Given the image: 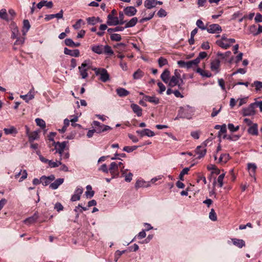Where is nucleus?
Segmentation results:
<instances>
[{
    "label": "nucleus",
    "instance_id": "obj_1",
    "mask_svg": "<svg viewBox=\"0 0 262 262\" xmlns=\"http://www.w3.org/2000/svg\"><path fill=\"white\" fill-rule=\"evenodd\" d=\"M92 51L97 54H104L107 56H111L114 54L112 48L108 46L102 45H94L91 46Z\"/></svg>",
    "mask_w": 262,
    "mask_h": 262
},
{
    "label": "nucleus",
    "instance_id": "obj_2",
    "mask_svg": "<svg viewBox=\"0 0 262 262\" xmlns=\"http://www.w3.org/2000/svg\"><path fill=\"white\" fill-rule=\"evenodd\" d=\"M93 70L97 76H100V79L102 81L105 82L109 80L110 75L105 69L95 68Z\"/></svg>",
    "mask_w": 262,
    "mask_h": 262
},
{
    "label": "nucleus",
    "instance_id": "obj_3",
    "mask_svg": "<svg viewBox=\"0 0 262 262\" xmlns=\"http://www.w3.org/2000/svg\"><path fill=\"white\" fill-rule=\"evenodd\" d=\"M123 163L121 162L117 163L116 162H112L110 165L109 171L112 176V179L118 177L119 175L118 165H121Z\"/></svg>",
    "mask_w": 262,
    "mask_h": 262
},
{
    "label": "nucleus",
    "instance_id": "obj_4",
    "mask_svg": "<svg viewBox=\"0 0 262 262\" xmlns=\"http://www.w3.org/2000/svg\"><path fill=\"white\" fill-rule=\"evenodd\" d=\"M93 124L95 126L96 133L98 134L112 129L110 126L101 124L97 121H93Z\"/></svg>",
    "mask_w": 262,
    "mask_h": 262
},
{
    "label": "nucleus",
    "instance_id": "obj_5",
    "mask_svg": "<svg viewBox=\"0 0 262 262\" xmlns=\"http://www.w3.org/2000/svg\"><path fill=\"white\" fill-rule=\"evenodd\" d=\"M235 42V40L233 38H227L224 40H216V44L223 49H227L229 48L232 44Z\"/></svg>",
    "mask_w": 262,
    "mask_h": 262
},
{
    "label": "nucleus",
    "instance_id": "obj_6",
    "mask_svg": "<svg viewBox=\"0 0 262 262\" xmlns=\"http://www.w3.org/2000/svg\"><path fill=\"white\" fill-rule=\"evenodd\" d=\"M256 103H252L250 104L247 107L243 108L242 113L244 116H253L255 114V108Z\"/></svg>",
    "mask_w": 262,
    "mask_h": 262
},
{
    "label": "nucleus",
    "instance_id": "obj_7",
    "mask_svg": "<svg viewBox=\"0 0 262 262\" xmlns=\"http://www.w3.org/2000/svg\"><path fill=\"white\" fill-rule=\"evenodd\" d=\"M207 141H205L200 146H197L195 150V153L199 155L198 159H201L205 156L206 154V146Z\"/></svg>",
    "mask_w": 262,
    "mask_h": 262
},
{
    "label": "nucleus",
    "instance_id": "obj_8",
    "mask_svg": "<svg viewBox=\"0 0 262 262\" xmlns=\"http://www.w3.org/2000/svg\"><path fill=\"white\" fill-rule=\"evenodd\" d=\"M222 31V27L217 24H213L209 25L207 27V31L209 33L211 34H219Z\"/></svg>",
    "mask_w": 262,
    "mask_h": 262
},
{
    "label": "nucleus",
    "instance_id": "obj_9",
    "mask_svg": "<svg viewBox=\"0 0 262 262\" xmlns=\"http://www.w3.org/2000/svg\"><path fill=\"white\" fill-rule=\"evenodd\" d=\"M66 142L65 141L62 142H56L54 141L53 143V145L55 146V149H56V152H58L60 155V157H61L63 154V152L66 146Z\"/></svg>",
    "mask_w": 262,
    "mask_h": 262
},
{
    "label": "nucleus",
    "instance_id": "obj_10",
    "mask_svg": "<svg viewBox=\"0 0 262 262\" xmlns=\"http://www.w3.org/2000/svg\"><path fill=\"white\" fill-rule=\"evenodd\" d=\"M83 189L81 187H77L76 190H75L74 194L72 195L71 200L72 202H75L79 200L80 199V196L81 194L83 193Z\"/></svg>",
    "mask_w": 262,
    "mask_h": 262
},
{
    "label": "nucleus",
    "instance_id": "obj_11",
    "mask_svg": "<svg viewBox=\"0 0 262 262\" xmlns=\"http://www.w3.org/2000/svg\"><path fill=\"white\" fill-rule=\"evenodd\" d=\"M180 78V75L177 74V70H175L174 75L172 76L169 80V86L173 87L178 84L179 79Z\"/></svg>",
    "mask_w": 262,
    "mask_h": 262
},
{
    "label": "nucleus",
    "instance_id": "obj_12",
    "mask_svg": "<svg viewBox=\"0 0 262 262\" xmlns=\"http://www.w3.org/2000/svg\"><path fill=\"white\" fill-rule=\"evenodd\" d=\"M107 24L109 26H116L119 24L118 18L113 16L112 14L107 15Z\"/></svg>",
    "mask_w": 262,
    "mask_h": 262
},
{
    "label": "nucleus",
    "instance_id": "obj_13",
    "mask_svg": "<svg viewBox=\"0 0 262 262\" xmlns=\"http://www.w3.org/2000/svg\"><path fill=\"white\" fill-rule=\"evenodd\" d=\"M136 133L140 135L141 137L145 136L148 137H153L155 136V133L149 129L146 128L141 130H137Z\"/></svg>",
    "mask_w": 262,
    "mask_h": 262
},
{
    "label": "nucleus",
    "instance_id": "obj_14",
    "mask_svg": "<svg viewBox=\"0 0 262 262\" xmlns=\"http://www.w3.org/2000/svg\"><path fill=\"white\" fill-rule=\"evenodd\" d=\"M137 11V9L133 6L127 7L124 9L125 14L130 17L135 15Z\"/></svg>",
    "mask_w": 262,
    "mask_h": 262
},
{
    "label": "nucleus",
    "instance_id": "obj_15",
    "mask_svg": "<svg viewBox=\"0 0 262 262\" xmlns=\"http://www.w3.org/2000/svg\"><path fill=\"white\" fill-rule=\"evenodd\" d=\"M34 89L32 88L27 94L21 95L20 97L25 100L26 102H28L29 100L34 98Z\"/></svg>",
    "mask_w": 262,
    "mask_h": 262
},
{
    "label": "nucleus",
    "instance_id": "obj_16",
    "mask_svg": "<svg viewBox=\"0 0 262 262\" xmlns=\"http://www.w3.org/2000/svg\"><path fill=\"white\" fill-rule=\"evenodd\" d=\"M64 53L66 55H69L71 56L78 57L79 55L80 52L78 49L70 50L67 48H64Z\"/></svg>",
    "mask_w": 262,
    "mask_h": 262
},
{
    "label": "nucleus",
    "instance_id": "obj_17",
    "mask_svg": "<svg viewBox=\"0 0 262 262\" xmlns=\"http://www.w3.org/2000/svg\"><path fill=\"white\" fill-rule=\"evenodd\" d=\"M248 133L251 135L257 136L258 134L257 124L253 123L251 125L248 129Z\"/></svg>",
    "mask_w": 262,
    "mask_h": 262
},
{
    "label": "nucleus",
    "instance_id": "obj_18",
    "mask_svg": "<svg viewBox=\"0 0 262 262\" xmlns=\"http://www.w3.org/2000/svg\"><path fill=\"white\" fill-rule=\"evenodd\" d=\"M200 59L197 57L195 59L189 61L187 62H183L181 61H179L178 63L180 64L183 63L182 66H197L198 63L200 62Z\"/></svg>",
    "mask_w": 262,
    "mask_h": 262
},
{
    "label": "nucleus",
    "instance_id": "obj_19",
    "mask_svg": "<svg viewBox=\"0 0 262 262\" xmlns=\"http://www.w3.org/2000/svg\"><path fill=\"white\" fill-rule=\"evenodd\" d=\"M64 182V179L59 178L56 179L54 182L51 183L49 187L52 189H56L58 188L59 186L62 184Z\"/></svg>",
    "mask_w": 262,
    "mask_h": 262
},
{
    "label": "nucleus",
    "instance_id": "obj_20",
    "mask_svg": "<svg viewBox=\"0 0 262 262\" xmlns=\"http://www.w3.org/2000/svg\"><path fill=\"white\" fill-rule=\"evenodd\" d=\"M31 27L30 23L28 19H24L23 21V26L22 29V33L25 36Z\"/></svg>",
    "mask_w": 262,
    "mask_h": 262
},
{
    "label": "nucleus",
    "instance_id": "obj_21",
    "mask_svg": "<svg viewBox=\"0 0 262 262\" xmlns=\"http://www.w3.org/2000/svg\"><path fill=\"white\" fill-rule=\"evenodd\" d=\"M133 112L137 114L138 117H140L142 115V108L136 104H132L130 105Z\"/></svg>",
    "mask_w": 262,
    "mask_h": 262
},
{
    "label": "nucleus",
    "instance_id": "obj_22",
    "mask_svg": "<svg viewBox=\"0 0 262 262\" xmlns=\"http://www.w3.org/2000/svg\"><path fill=\"white\" fill-rule=\"evenodd\" d=\"M233 244L238 247L239 248H242V247L245 246V242L243 239H237V238H232L231 239Z\"/></svg>",
    "mask_w": 262,
    "mask_h": 262
},
{
    "label": "nucleus",
    "instance_id": "obj_23",
    "mask_svg": "<svg viewBox=\"0 0 262 262\" xmlns=\"http://www.w3.org/2000/svg\"><path fill=\"white\" fill-rule=\"evenodd\" d=\"M11 30H12V38H15L18 37L19 34V30L15 24H13L11 25Z\"/></svg>",
    "mask_w": 262,
    "mask_h": 262
},
{
    "label": "nucleus",
    "instance_id": "obj_24",
    "mask_svg": "<svg viewBox=\"0 0 262 262\" xmlns=\"http://www.w3.org/2000/svg\"><path fill=\"white\" fill-rule=\"evenodd\" d=\"M144 98L145 101L152 103L155 104H158L159 103V99L155 96H145Z\"/></svg>",
    "mask_w": 262,
    "mask_h": 262
},
{
    "label": "nucleus",
    "instance_id": "obj_25",
    "mask_svg": "<svg viewBox=\"0 0 262 262\" xmlns=\"http://www.w3.org/2000/svg\"><path fill=\"white\" fill-rule=\"evenodd\" d=\"M138 22V18L136 17H133L128 21H126L125 28H131L134 27Z\"/></svg>",
    "mask_w": 262,
    "mask_h": 262
},
{
    "label": "nucleus",
    "instance_id": "obj_26",
    "mask_svg": "<svg viewBox=\"0 0 262 262\" xmlns=\"http://www.w3.org/2000/svg\"><path fill=\"white\" fill-rule=\"evenodd\" d=\"M144 6L148 9L154 8L156 6V0H146L144 2Z\"/></svg>",
    "mask_w": 262,
    "mask_h": 262
},
{
    "label": "nucleus",
    "instance_id": "obj_27",
    "mask_svg": "<svg viewBox=\"0 0 262 262\" xmlns=\"http://www.w3.org/2000/svg\"><path fill=\"white\" fill-rule=\"evenodd\" d=\"M257 166L254 163H248V169L249 171L250 175L251 177L254 176Z\"/></svg>",
    "mask_w": 262,
    "mask_h": 262
},
{
    "label": "nucleus",
    "instance_id": "obj_28",
    "mask_svg": "<svg viewBox=\"0 0 262 262\" xmlns=\"http://www.w3.org/2000/svg\"><path fill=\"white\" fill-rule=\"evenodd\" d=\"M117 95L120 97H125L129 95V92L124 88H120L116 90Z\"/></svg>",
    "mask_w": 262,
    "mask_h": 262
},
{
    "label": "nucleus",
    "instance_id": "obj_29",
    "mask_svg": "<svg viewBox=\"0 0 262 262\" xmlns=\"http://www.w3.org/2000/svg\"><path fill=\"white\" fill-rule=\"evenodd\" d=\"M38 219V215L35 213L33 216H30L25 220H24V222L28 225H30L32 223H35Z\"/></svg>",
    "mask_w": 262,
    "mask_h": 262
},
{
    "label": "nucleus",
    "instance_id": "obj_30",
    "mask_svg": "<svg viewBox=\"0 0 262 262\" xmlns=\"http://www.w3.org/2000/svg\"><path fill=\"white\" fill-rule=\"evenodd\" d=\"M196 72L203 77H210L212 75L210 72L205 71L200 68H197Z\"/></svg>",
    "mask_w": 262,
    "mask_h": 262
},
{
    "label": "nucleus",
    "instance_id": "obj_31",
    "mask_svg": "<svg viewBox=\"0 0 262 262\" xmlns=\"http://www.w3.org/2000/svg\"><path fill=\"white\" fill-rule=\"evenodd\" d=\"M169 74L170 72L167 70H165L161 74V78L164 82L167 83L169 81Z\"/></svg>",
    "mask_w": 262,
    "mask_h": 262
},
{
    "label": "nucleus",
    "instance_id": "obj_32",
    "mask_svg": "<svg viewBox=\"0 0 262 262\" xmlns=\"http://www.w3.org/2000/svg\"><path fill=\"white\" fill-rule=\"evenodd\" d=\"M0 18L7 21H9L10 20L6 9H2L0 10Z\"/></svg>",
    "mask_w": 262,
    "mask_h": 262
},
{
    "label": "nucleus",
    "instance_id": "obj_33",
    "mask_svg": "<svg viewBox=\"0 0 262 262\" xmlns=\"http://www.w3.org/2000/svg\"><path fill=\"white\" fill-rule=\"evenodd\" d=\"M29 137V141L30 143L33 142L35 140L37 139L38 138V134L37 131H35L32 133H30L28 134Z\"/></svg>",
    "mask_w": 262,
    "mask_h": 262
},
{
    "label": "nucleus",
    "instance_id": "obj_34",
    "mask_svg": "<svg viewBox=\"0 0 262 262\" xmlns=\"http://www.w3.org/2000/svg\"><path fill=\"white\" fill-rule=\"evenodd\" d=\"M4 131L6 135L16 134L17 133L16 128L14 126H11L10 128H5Z\"/></svg>",
    "mask_w": 262,
    "mask_h": 262
},
{
    "label": "nucleus",
    "instance_id": "obj_35",
    "mask_svg": "<svg viewBox=\"0 0 262 262\" xmlns=\"http://www.w3.org/2000/svg\"><path fill=\"white\" fill-rule=\"evenodd\" d=\"M148 186V184L143 180H138L136 181L135 184L136 188H138L140 187H146Z\"/></svg>",
    "mask_w": 262,
    "mask_h": 262
},
{
    "label": "nucleus",
    "instance_id": "obj_36",
    "mask_svg": "<svg viewBox=\"0 0 262 262\" xmlns=\"http://www.w3.org/2000/svg\"><path fill=\"white\" fill-rule=\"evenodd\" d=\"M87 191L85 192V194L87 198H92L94 195V191L92 190V188L91 185H88L86 187Z\"/></svg>",
    "mask_w": 262,
    "mask_h": 262
},
{
    "label": "nucleus",
    "instance_id": "obj_37",
    "mask_svg": "<svg viewBox=\"0 0 262 262\" xmlns=\"http://www.w3.org/2000/svg\"><path fill=\"white\" fill-rule=\"evenodd\" d=\"M196 25L201 30H207V25H205L201 19L197 20Z\"/></svg>",
    "mask_w": 262,
    "mask_h": 262
},
{
    "label": "nucleus",
    "instance_id": "obj_38",
    "mask_svg": "<svg viewBox=\"0 0 262 262\" xmlns=\"http://www.w3.org/2000/svg\"><path fill=\"white\" fill-rule=\"evenodd\" d=\"M61 160V158H60L59 161H56L55 162L53 161L52 160H49L48 164L50 167L51 168H55L57 167L59 165H61V162L60 160Z\"/></svg>",
    "mask_w": 262,
    "mask_h": 262
},
{
    "label": "nucleus",
    "instance_id": "obj_39",
    "mask_svg": "<svg viewBox=\"0 0 262 262\" xmlns=\"http://www.w3.org/2000/svg\"><path fill=\"white\" fill-rule=\"evenodd\" d=\"M251 87H255L256 91H260L262 89V82L255 81L251 85Z\"/></svg>",
    "mask_w": 262,
    "mask_h": 262
},
{
    "label": "nucleus",
    "instance_id": "obj_40",
    "mask_svg": "<svg viewBox=\"0 0 262 262\" xmlns=\"http://www.w3.org/2000/svg\"><path fill=\"white\" fill-rule=\"evenodd\" d=\"M229 154H222L219 158V162L226 163L229 160Z\"/></svg>",
    "mask_w": 262,
    "mask_h": 262
},
{
    "label": "nucleus",
    "instance_id": "obj_41",
    "mask_svg": "<svg viewBox=\"0 0 262 262\" xmlns=\"http://www.w3.org/2000/svg\"><path fill=\"white\" fill-rule=\"evenodd\" d=\"M79 72L80 73V75L82 76V78L84 79L88 76V73L86 72L87 69H86V67H78Z\"/></svg>",
    "mask_w": 262,
    "mask_h": 262
},
{
    "label": "nucleus",
    "instance_id": "obj_42",
    "mask_svg": "<svg viewBox=\"0 0 262 262\" xmlns=\"http://www.w3.org/2000/svg\"><path fill=\"white\" fill-rule=\"evenodd\" d=\"M144 73L140 69H138L133 74V77L135 79H140L143 77Z\"/></svg>",
    "mask_w": 262,
    "mask_h": 262
},
{
    "label": "nucleus",
    "instance_id": "obj_43",
    "mask_svg": "<svg viewBox=\"0 0 262 262\" xmlns=\"http://www.w3.org/2000/svg\"><path fill=\"white\" fill-rule=\"evenodd\" d=\"M240 137V136L239 135H225L223 137L224 138H226L227 139L230 140V141H236Z\"/></svg>",
    "mask_w": 262,
    "mask_h": 262
},
{
    "label": "nucleus",
    "instance_id": "obj_44",
    "mask_svg": "<svg viewBox=\"0 0 262 262\" xmlns=\"http://www.w3.org/2000/svg\"><path fill=\"white\" fill-rule=\"evenodd\" d=\"M84 24V23L83 22V21L81 19H79L76 21V23L74 25H73V27L75 30H78L81 28V26Z\"/></svg>",
    "mask_w": 262,
    "mask_h": 262
},
{
    "label": "nucleus",
    "instance_id": "obj_45",
    "mask_svg": "<svg viewBox=\"0 0 262 262\" xmlns=\"http://www.w3.org/2000/svg\"><path fill=\"white\" fill-rule=\"evenodd\" d=\"M36 124L40 126L41 128H44L46 127L45 122L41 119L36 118L35 119Z\"/></svg>",
    "mask_w": 262,
    "mask_h": 262
},
{
    "label": "nucleus",
    "instance_id": "obj_46",
    "mask_svg": "<svg viewBox=\"0 0 262 262\" xmlns=\"http://www.w3.org/2000/svg\"><path fill=\"white\" fill-rule=\"evenodd\" d=\"M209 217V219L213 221H216L217 220L216 214L213 209H211Z\"/></svg>",
    "mask_w": 262,
    "mask_h": 262
},
{
    "label": "nucleus",
    "instance_id": "obj_47",
    "mask_svg": "<svg viewBox=\"0 0 262 262\" xmlns=\"http://www.w3.org/2000/svg\"><path fill=\"white\" fill-rule=\"evenodd\" d=\"M110 37L111 39L113 41H119L121 39V35L116 33L111 34Z\"/></svg>",
    "mask_w": 262,
    "mask_h": 262
},
{
    "label": "nucleus",
    "instance_id": "obj_48",
    "mask_svg": "<svg viewBox=\"0 0 262 262\" xmlns=\"http://www.w3.org/2000/svg\"><path fill=\"white\" fill-rule=\"evenodd\" d=\"M189 170V168L186 167V168H184L181 171V172H180V173L179 174V179L183 181L184 180V179H183L184 176L185 174H187Z\"/></svg>",
    "mask_w": 262,
    "mask_h": 262
},
{
    "label": "nucleus",
    "instance_id": "obj_49",
    "mask_svg": "<svg viewBox=\"0 0 262 262\" xmlns=\"http://www.w3.org/2000/svg\"><path fill=\"white\" fill-rule=\"evenodd\" d=\"M137 148V146H124L123 150L127 152H131Z\"/></svg>",
    "mask_w": 262,
    "mask_h": 262
},
{
    "label": "nucleus",
    "instance_id": "obj_50",
    "mask_svg": "<svg viewBox=\"0 0 262 262\" xmlns=\"http://www.w3.org/2000/svg\"><path fill=\"white\" fill-rule=\"evenodd\" d=\"M16 39L15 42H14L15 45H22L24 44L25 40V37L15 38Z\"/></svg>",
    "mask_w": 262,
    "mask_h": 262
},
{
    "label": "nucleus",
    "instance_id": "obj_51",
    "mask_svg": "<svg viewBox=\"0 0 262 262\" xmlns=\"http://www.w3.org/2000/svg\"><path fill=\"white\" fill-rule=\"evenodd\" d=\"M41 183L44 186H47L50 183V182L49 181L46 176H43L40 178Z\"/></svg>",
    "mask_w": 262,
    "mask_h": 262
},
{
    "label": "nucleus",
    "instance_id": "obj_52",
    "mask_svg": "<svg viewBox=\"0 0 262 262\" xmlns=\"http://www.w3.org/2000/svg\"><path fill=\"white\" fill-rule=\"evenodd\" d=\"M228 129L232 132H236L239 129V126H234L232 123H229L228 124Z\"/></svg>",
    "mask_w": 262,
    "mask_h": 262
},
{
    "label": "nucleus",
    "instance_id": "obj_53",
    "mask_svg": "<svg viewBox=\"0 0 262 262\" xmlns=\"http://www.w3.org/2000/svg\"><path fill=\"white\" fill-rule=\"evenodd\" d=\"M257 30L256 26L254 25L251 26L249 28L250 32L254 36L257 35Z\"/></svg>",
    "mask_w": 262,
    "mask_h": 262
},
{
    "label": "nucleus",
    "instance_id": "obj_54",
    "mask_svg": "<svg viewBox=\"0 0 262 262\" xmlns=\"http://www.w3.org/2000/svg\"><path fill=\"white\" fill-rule=\"evenodd\" d=\"M167 13L166 11L162 8H161L157 13V15L159 17H165L167 15Z\"/></svg>",
    "mask_w": 262,
    "mask_h": 262
},
{
    "label": "nucleus",
    "instance_id": "obj_55",
    "mask_svg": "<svg viewBox=\"0 0 262 262\" xmlns=\"http://www.w3.org/2000/svg\"><path fill=\"white\" fill-rule=\"evenodd\" d=\"M158 63L159 66H166L168 64V61L166 58L161 57L158 59Z\"/></svg>",
    "mask_w": 262,
    "mask_h": 262
},
{
    "label": "nucleus",
    "instance_id": "obj_56",
    "mask_svg": "<svg viewBox=\"0 0 262 262\" xmlns=\"http://www.w3.org/2000/svg\"><path fill=\"white\" fill-rule=\"evenodd\" d=\"M225 177V173L220 174L217 178V182L219 184L220 187H222L223 185V179Z\"/></svg>",
    "mask_w": 262,
    "mask_h": 262
},
{
    "label": "nucleus",
    "instance_id": "obj_57",
    "mask_svg": "<svg viewBox=\"0 0 262 262\" xmlns=\"http://www.w3.org/2000/svg\"><path fill=\"white\" fill-rule=\"evenodd\" d=\"M118 18L119 24L122 25L126 22V21H124L123 19H124V14H123V12H119V17Z\"/></svg>",
    "mask_w": 262,
    "mask_h": 262
},
{
    "label": "nucleus",
    "instance_id": "obj_58",
    "mask_svg": "<svg viewBox=\"0 0 262 262\" xmlns=\"http://www.w3.org/2000/svg\"><path fill=\"white\" fill-rule=\"evenodd\" d=\"M86 20L88 24L92 25L96 24L97 23V19L95 17H88Z\"/></svg>",
    "mask_w": 262,
    "mask_h": 262
},
{
    "label": "nucleus",
    "instance_id": "obj_59",
    "mask_svg": "<svg viewBox=\"0 0 262 262\" xmlns=\"http://www.w3.org/2000/svg\"><path fill=\"white\" fill-rule=\"evenodd\" d=\"M98 170L99 171H102L105 173H108L109 171V168H107V166L106 164H103L98 168Z\"/></svg>",
    "mask_w": 262,
    "mask_h": 262
},
{
    "label": "nucleus",
    "instance_id": "obj_60",
    "mask_svg": "<svg viewBox=\"0 0 262 262\" xmlns=\"http://www.w3.org/2000/svg\"><path fill=\"white\" fill-rule=\"evenodd\" d=\"M158 85L159 88V90L158 91V92L160 93V94H162L163 92H164L166 90V88L165 86V85L161 82H159L158 83Z\"/></svg>",
    "mask_w": 262,
    "mask_h": 262
},
{
    "label": "nucleus",
    "instance_id": "obj_61",
    "mask_svg": "<svg viewBox=\"0 0 262 262\" xmlns=\"http://www.w3.org/2000/svg\"><path fill=\"white\" fill-rule=\"evenodd\" d=\"M231 54V52L230 51H227L225 53H218L217 56L221 58H225L226 57L229 56Z\"/></svg>",
    "mask_w": 262,
    "mask_h": 262
},
{
    "label": "nucleus",
    "instance_id": "obj_62",
    "mask_svg": "<svg viewBox=\"0 0 262 262\" xmlns=\"http://www.w3.org/2000/svg\"><path fill=\"white\" fill-rule=\"evenodd\" d=\"M64 42L67 46L73 47L74 42L71 38H67L65 39Z\"/></svg>",
    "mask_w": 262,
    "mask_h": 262
},
{
    "label": "nucleus",
    "instance_id": "obj_63",
    "mask_svg": "<svg viewBox=\"0 0 262 262\" xmlns=\"http://www.w3.org/2000/svg\"><path fill=\"white\" fill-rule=\"evenodd\" d=\"M54 208L58 212H59L63 209V207L61 203L58 202L55 204Z\"/></svg>",
    "mask_w": 262,
    "mask_h": 262
},
{
    "label": "nucleus",
    "instance_id": "obj_64",
    "mask_svg": "<svg viewBox=\"0 0 262 262\" xmlns=\"http://www.w3.org/2000/svg\"><path fill=\"white\" fill-rule=\"evenodd\" d=\"M254 20L256 23L262 22V15L260 13H257L255 17Z\"/></svg>",
    "mask_w": 262,
    "mask_h": 262
}]
</instances>
